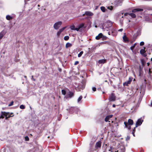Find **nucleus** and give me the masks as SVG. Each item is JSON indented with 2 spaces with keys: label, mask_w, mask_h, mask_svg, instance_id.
Instances as JSON below:
<instances>
[{
  "label": "nucleus",
  "mask_w": 152,
  "mask_h": 152,
  "mask_svg": "<svg viewBox=\"0 0 152 152\" xmlns=\"http://www.w3.org/2000/svg\"><path fill=\"white\" fill-rule=\"evenodd\" d=\"M72 46V44L69 42L66 43V48H68L69 47H71Z\"/></svg>",
  "instance_id": "21"
},
{
  "label": "nucleus",
  "mask_w": 152,
  "mask_h": 152,
  "mask_svg": "<svg viewBox=\"0 0 152 152\" xmlns=\"http://www.w3.org/2000/svg\"><path fill=\"white\" fill-rule=\"evenodd\" d=\"M79 63V62L77 61H76L74 64L75 65H76Z\"/></svg>",
  "instance_id": "40"
},
{
  "label": "nucleus",
  "mask_w": 152,
  "mask_h": 152,
  "mask_svg": "<svg viewBox=\"0 0 152 152\" xmlns=\"http://www.w3.org/2000/svg\"><path fill=\"white\" fill-rule=\"evenodd\" d=\"M61 33L59 31L57 33V35L58 36H59Z\"/></svg>",
  "instance_id": "38"
},
{
  "label": "nucleus",
  "mask_w": 152,
  "mask_h": 152,
  "mask_svg": "<svg viewBox=\"0 0 152 152\" xmlns=\"http://www.w3.org/2000/svg\"><path fill=\"white\" fill-rule=\"evenodd\" d=\"M70 28L71 30H75V26L74 25H73L71 26L70 27Z\"/></svg>",
  "instance_id": "23"
},
{
  "label": "nucleus",
  "mask_w": 152,
  "mask_h": 152,
  "mask_svg": "<svg viewBox=\"0 0 152 152\" xmlns=\"http://www.w3.org/2000/svg\"><path fill=\"white\" fill-rule=\"evenodd\" d=\"M94 14L92 12L90 11H86L84 14H83V15H86L87 16H91L93 15Z\"/></svg>",
  "instance_id": "8"
},
{
  "label": "nucleus",
  "mask_w": 152,
  "mask_h": 152,
  "mask_svg": "<svg viewBox=\"0 0 152 152\" xmlns=\"http://www.w3.org/2000/svg\"><path fill=\"white\" fill-rule=\"evenodd\" d=\"M124 124L126 128H127L129 130H130L131 129V127L130 125H132L133 124V121L131 119H129L128 122H124Z\"/></svg>",
  "instance_id": "1"
},
{
  "label": "nucleus",
  "mask_w": 152,
  "mask_h": 152,
  "mask_svg": "<svg viewBox=\"0 0 152 152\" xmlns=\"http://www.w3.org/2000/svg\"><path fill=\"white\" fill-rule=\"evenodd\" d=\"M151 106H152V102H151Z\"/></svg>",
  "instance_id": "49"
},
{
  "label": "nucleus",
  "mask_w": 152,
  "mask_h": 152,
  "mask_svg": "<svg viewBox=\"0 0 152 152\" xmlns=\"http://www.w3.org/2000/svg\"><path fill=\"white\" fill-rule=\"evenodd\" d=\"M13 114V113H11V115H12V114Z\"/></svg>",
  "instance_id": "55"
},
{
  "label": "nucleus",
  "mask_w": 152,
  "mask_h": 152,
  "mask_svg": "<svg viewBox=\"0 0 152 152\" xmlns=\"http://www.w3.org/2000/svg\"><path fill=\"white\" fill-rule=\"evenodd\" d=\"M118 149L121 150V152H123L125 151V148L123 146H121L119 147Z\"/></svg>",
  "instance_id": "16"
},
{
  "label": "nucleus",
  "mask_w": 152,
  "mask_h": 152,
  "mask_svg": "<svg viewBox=\"0 0 152 152\" xmlns=\"http://www.w3.org/2000/svg\"><path fill=\"white\" fill-rule=\"evenodd\" d=\"M102 142L100 141L97 142L95 146V148L96 150H99L100 148Z\"/></svg>",
  "instance_id": "3"
},
{
  "label": "nucleus",
  "mask_w": 152,
  "mask_h": 152,
  "mask_svg": "<svg viewBox=\"0 0 152 152\" xmlns=\"http://www.w3.org/2000/svg\"><path fill=\"white\" fill-rule=\"evenodd\" d=\"M143 10V9H142L137 8L132 10V12H136L138 11H142Z\"/></svg>",
  "instance_id": "11"
},
{
  "label": "nucleus",
  "mask_w": 152,
  "mask_h": 152,
  "mask_svg": "<svg viewBox=\"0 0 152 152\" xmlns=\"http://www.w3.org/2000/svg\"><path fill=\"white\" fill-rule=\"evenodd\" d=\"M61 92L62 94L64 95H65L66 94V91L64 90H61Z\"/></svg>",
  "instance_id": "31"
},
{
  "label": "nucleus",
  "mask_w": 152,
  "mask_h": 152,
  "mask_svg": "<svg viewBox=\"0 0 152 152\" xmlns=\"http://www.w3.org/2000/svg\"><path fill=\"white\" fill-rule=\"evenodd\" d=\"M127 14H129V15H130L132 18H135L136 17V15L135 14H134L133 13H125L124 14V15L126 16L127 15Z\"/></svg>",
  "instance_id": "13"
},
{
  "label": "nucleus",
  "mask_w": 152,
  "mask_h": 152,
  "mask_svg": "<svg viewBox=\"0 0 152 152\" xmlns=\"http://www.w3.org/2000/svg\"><path fill=\"white\" fill-rule=\"evenodd\" d=\"M107 8L109 10H112L113 9V7H112V6H111V7H107Z\"/></svg>",
  "instance_id": "35"
},
{
  "label": "nucleus",
  "mask_w": 152,
  "mask_h": 152,
  "mask_svg": "<svg viewBox=\"0 0 152 152\" xmlns=\"http://www.w3.org/2000/svg\"><path fill=\"white\" fill-rule=\"evenodd\" d=\"M123 39L124 40V42H127L129 41L128 38L127 37L126 35H124L123 37Z\"/></svg>",
  "instance_id": "10"
},
{
  "label": "nucleus",
  "mask_w": 152,
  "mask_h": 152,
  "mask_svg": "<svg viewBox=\"0 0 152 152\" xmlns=\"http://www.w3.org/2000/svg\"><path fill=\"white\" fill-rule=\"evenodd\" d=\"M136 45V43H135L132 46L130 47V49L132 50H133V49H134V48L135 47Z\"/></svg>",
  "instance_id": "24"
},
{
  "label": "nucleus",
  "mask_w": 152,
  "mask_h": 152,
  "mask_svg": "<svg viewBox=\"0 0 152 152\" xmlns=\"http://www.w3.org/2000/svg\"><path fill=\"white\" fill-rule=\"evenodd\" d=\"M14 102L13 101H12L8 105L9 106H10L13 105Z\"/></svg>",
  "instance_id": "33"
},
{
  "label": "nucleus",
  "mask_w": 152,
  "mask_h": 152,
  "mask_svg": "<svg viewBox=\"0 0 152 152\" xmlns=\"http://www.w3.org/2000/svg\"><path fill=\"white\" fill-rule=\"evenodd\" d=\"M152 73V72L151 70V69H149V74L151 73Z\"/></svg>",
  "instance_id": "43"
},
{
  "label": "nucleus",
  "mask_w": 152,
  "mask_h": 152,
  "mask_svg": "<svg viewBox=\"0 0 152 152\" xmlns=\"http://www.w3.org/2000/svg\"><path fill=\"white\" fill-rule=\"evenodd\" d=\"M66 27H64L59 30V31L61 33L66 28Z\"/></svg>",
  "instance_id": "28"
},
{
  "label": "nucleus",
  "mask_w": 152,
  "mask_h": 152,
  "mask_svg": "<svg viewBox=\"0 0 152 152\" xmlns=\"http://www.w3.org/2000/svg\"><path fill=\"white\" fill-rule=\"evenodd\" d=\"M136 128L135 127H134V129H133V131H132V132H135V129H136Z\"/></svg>",
  "instance_id": "41"
},
{
  "label": "nucleus",
  "mask_w": 152,
  "mask_h": 152,
  "mask_svg": "<svg viewBox=\"0 0 152 152\" xmlns=\"http://www.w3.org/2000/svg\"><path fill=\"white\" fill-rule=\"evenodd\" d=\"M130 139V137L129 136H127L126 138V140H129Z\"/></svg>",
  "instance_id": "39"
},
{
  "label": "nucleus",
  "mask_w": 152,
  "mask_h": 152,
  "mask_svg": "<svg viewBox=\"0 0 152 152\" xmlns=\"http://www.w3.org/2000/svg\"><path fill=\"white\" fill-rule=\"evenodd\" d=\"M143 121V120L141 118L139 119L137 121L135 127H137L139 126H140Z\"/></svg>",
  "instance_id": "6"
},
{
  "label": "nucleus",
  "mask_w": 152,
  "mask_h": 152,
  "mask_svg": "<svg viewBox=\"0 0 152 152\" xmlns=\"http://www.w3.org/2000/svg\"><path fill=\"white\" fill-rule=\"evenodd\" d=\"M84 88V87L83 86V88H82V89H83Z\"/></svg>",
  "instance_id": "50"
},
{
  "label": "nucleus",
  "mask_w": 152,
  "mask_h": 152,
  "mask_svg": "<svg viewBox=\"0 0 152 152\" xmlns=\"http://www.w3.org/2000/svg\"><path fill=\"white\" fill-rule=\"evenodd\" d=\"M123 30V29L122 28L118 30L119 31H122Z\"/></svg>",
  "instance_id": "45"
},
{
  "label": "nucleus",
  "mask_w": 152,
  "mask_h": 152,
  "mask_svg": "<svg viewBox=\"0 0 152 152\" xmlns=\"http://www.w3.org/2000/svg\"><path fill=\"white\" fill-rule=\"evenodd\" d=\"M74 96V93L73 92L69 91L67 93V95L65 97L66 98H71L73 97Z\"/></svg>",
  "instance_id": "5"
},
{
  "label": "nucleus",
  "mask_w": 152,
  "mask_h": 152,
  "mask_svg": "<svg viewBox=\"0 0 152 152\" xmlns=\"http://www.w3.org/2000/svg\"><path fill=\"white\" fill-rule=\"evenodd\" d=\"M113 107H115V105L114 104H113Z\"/></svg>",
  "instance_id": "47"
},
{
  "label": "nucleus",
  "mask_w": 152,
  "mask_h": 152,
  "mask_svg": "<svg viewBox=\"0 0 152 152\" xmlns=\"http://www.w3.org/2000/svg\"><path fill=\"white\" fill-rule=\"evenodd\" d=\"M20 108L21 109H24L25 108L24 106L23 105H21L20 106Z\"/></svg>",
  "instance_id": "32"
},
{
  "label": "nucleus",
  "mask_w": 152,
  "mask_h": 152,
  "mask_svg": "<svg viewBox=\"0 0 152 152\" xmlns=\"http://www.w3.org/2000/svg\"><path fill=\"white\" fill-rule=\"evenodd\" d=\"M123 13H120L118 14V17L120 19V21H123Z\"/></svg>",
  "instance_id": "15"
},
{
  "label": "nucleus",
  "mask_w": 152,
  "mask_h": 152,
  "mask_svg": "<svg viewBox=\"0 0 152 152\" xmlns=\"http://www.w3.org/2000/svg\"><path fill=\"white\" fill-rule=\"evenodd\" d=\"M140 53L142 54L143 56H146V55L145 54V50L144 49H142L140 51Z\"/></svg>",
  "instance_id": "18"
},
{
  "label": "nucleus",
  "mask_w": 152,
  "mask_h": 152,
  "mask_svg": "<svg viewBox=\"0 0 152 152\" xmlns=\"http://www.w3.org/2000/svg\"><path fill=\"white\" fill-rule=\"evenodd\" d=\"M83 51H81L78 54V57H80L83 54Z\"/></svg>",
  "instance_id": "29"
},
{
  "label": "nucleus",
  "mask_w": 152,
  "mask_h": 152,
  "mask_svg": "<svg viewBox=\"0 0 152 152\" xmlns=\"http://www.w3.org/2000/svg\"><path fill=\"white\" fill-rule=\"evenodd\" d=\"M115 99V97L113 94H112L111 96H110L109 99L110 101H114Z\"/></svg>",
  "instance_id": "9"
},
{
  "label": "nucleus",
  "mask_w": 152,
  "mask_h": 152,
  "mask_svg": "<svg viewBox=\"0 0 152 152\" xmlns=\"http://www.w3.org/2000/svg\"><path fill=\"white\" fill-rule=\"evenodd\" d=\"M113 115H111L107 116L105 118V121L106 122H107L109 119L112 118Z\"/></svg>",
  "instance_id": "12"
},
{
  "label": "nucleus",
  "mask_w": 152,
  "mask_h": 152,
  "mask_svg": "<svg viewBox=\"0 0 152 152\" xmlns=\"http://www.w3.org/2000/svg\"><path fill=\"white\" fill-rule=\"evenodd\" d=\"M62 24V22L61 21L56 23L54 24L53 28L56 30L58 29Z\"/></svg>",
  "instance_id": "2"
},
{
  "label": "nucleus",
  "mask_w": 152,
  "mask_h": 152,
  "mask_svg": "<svg viewBox=\"0 0 152 152\" xmlns=\"http://www.w3.org/2000/svg\"><path fill=\"white\" fill-rule=\"evenodd\" d=\"M5 34V33L4 31H2L0 33V39L3 37Z\"/></svg>",
  "instance_id": "20"
},
{
  "label": "nucleus",
  "mask_w": 152,
  "mask_h": 152,
  "mask_svg": "<svg viewBox=\"0 0 152 152\" xmlns=\"http://www.w3.org/2000/svg\"><path fill=\"white\" fill-rule=\"evenodd\" d=\"M6 19L8 20H10L12 19V17L9 15H7L6 17Z\"/></svg>",
  "instance_id": "22"
},
{
  "label": "nucleus",
  "mask_w": 152,
  "mask_h": 152,
  "mask_svg": "<svg viewBox=\"0 0 152 152\" xmlns=\"http://www.w3.org/2000/svg\"><path fill=\"white\" fill-rule=\"evenodd\" d=\"M92 89L94 91H96V88L94 87H92Z\"/></svg>",
  "instance_id": "37"
},
{
  "label": "nucleus",
  "mask_w": 152,
  "mask_h": 152,
  "mask_svg": "<svg viewBox=\"0 0 152 152\" xmlns=\"http://www.w3.org/2000/svg\"><path fill=\"white\" fill-rule=\"evenodd\" d=\"M6 113H7L5 112H1V115L0 116V119L4 118L5 115H6Z\"/></svg>",
  "instance_id": "14"
},
{
  "label": "nucleus",
  "mask_w": 152,
  "mask_h": 152,
  "mask_svg": "<svg viewBox=\"0 0 152 152\" xmlns=\"http://www.w3.org/2000/svg\"><path fill=\"white\" fill-rule=\"evenodd\" d=\"M151 15L152 16V14H151Z\"/></svg>",
  "instance_id": "56"
},
{
  "label": "nucleus",
  "mask_w": 152,
  "mask_h": 152,
  "mask_svg": "<svg viewBox=\"0 0 152 152\" xmlns=\"http://www.w3.org/2000/svg\"><path fill=\"white\" fill-rule=\"evenodd\" d=\"M25 140L26 141H28L29 140V137L27 136H26L25 137Z\"/></svg>",
  "instance_id": "34"
},
{
  "label": "nucleus",
  "mask_w": 152,
  "mask_h": 152,
  "mask_svg": "<svg viewBox=\"0 0 152 152\" xmlns=\"http://www.w3.org/2000/svg\"><path fill=\"white\" fill-rule=\"evenodd\" d=\"M29 0H25L24 1L25 3V4H27V2L28 1H29Z\"/></svg>",
  "instance_id": "42"
},
{
  "label": "nucleus",
  "mask_w": 152,
  "mask_h": 152,
  "mask_svg": "<svg viewBox=\"0 0 152 152\" xmlns=\"http://www.w3.org/2000/svg\"><path fill=\"white\" fill-rule=\"evenodd\" d=\"M106 60L105 59H101L98 61V63L99 64H104L106 62Z\"/></svg>",
  "instance_id": "19"
},
{
  "label": "nucleus",
  "mask_w": 152,
  "mask_h": 152,
  "mask_svg": "<svg viewBox=\"0 0 152 152\" xmlns=\"http://www.w3.org/2000/svg\"><path fill=\"white\" fill-rule=\"evenodd\" d=\"M93 49H95V48L94 47V48H93L92 47V48Z\"/></svg>",
  "instance_id": "48"
},
{
  "label": "nucleus",
  "mask_w": 152,
  "mask_h": 152,
  "mask_svg": "<svg viewBox=\"0 0 152 152\" xmlns=\"http://www.w3.org/2000/svg\"><path fill=\"white\" fill-rule=\"evenodd\" d=\"M9 113H7L6 114V115H5V116L6 117H5V119H7L8 118H9L11 116L10 115H9L8 116H7L9 114Z\"/></svg>",
  "instance_id": "27"
},
{
  "label": "nucleus",
  "mask_w": 152,
  "mask_h": 152,
  "mask_svg": "<svg viewBox=\"0 0 152 152\" xmlns=\"http://www.w3.org/2000/svg\"><path fill=\"white\" fill-rule=\"evenodd\" d=\"M84 23H81L78 26V27L75 28V30L77 31H79L81 32L82 31L81 28H82L84 26Z\"/></svg>",
  "instance_id": "4"
},
{
  "label": "nucleus",
  "mask_w": 152,
  "mask_h": 152,
  "mask_svg": "<svg viewBox=\"0 0 152 152\" xmlns=\"http://www.w3.org/2000/svg\"><path fill=\"white\" fill-rule=\"evenodd\" d=\"M24 77H25V78H26V76H24Z\"/></svg>",
  "instance_id": "53"
},
{
  "label": "nucleus",
  "mask_w": 152,
  "mask_h": 152,
  "mask_svg": "<svg viewBox=\"0 0 152 152\" xmlns=\"http://www.w3.org/2000/svg\"><path fill=\"white\" fill-rule=\"evenodd\" d=\"M31 79H32L34 81H35V80L33 78V76H31Z\"/></svg>",
  "instance_id": "44"
},
{
  "label": "nucleus",
  "mask_w": 152,
  "mask_h": 152,
  "mask_svg": "<svg viewBox=\"0 0 152 152\" xmlns=\"http://www.w3.org/2000/svg\"><path fill=\"white\" fill-rule=\"evenodd\" d=\"M134 133H135V132H132V134L133 135V136L134 137H135V134H134Z\"/></svg>",
  "instance_id": "46"
},
{
  "label": "nucleus",
  "mask_w": 152,
  "mask_h": 152,
  "mask_svg": "<svg viewBox=\"0 0 152 152\" xmlns=\"http://www.w3.org/2000/svg\"><path fill=\"white\" fill-rule=\"evenodd\" d=\"M83 98V96H80L77 99V102L78 103H80V101Z\"/></svg>",
  "instance_id": "26"
},
{
  "label": "nucleus",
  "mask_w": 152,
  "mask_h": 152,
  "mask_svg": "<svg viewBox=\"0 0 152 152\" xmlns=\"http://www.w3.org/2000/svg\"><path fill=\"white\" fill-rule=\"evenodd\" d=\"M101 10L103 12H104L105 11V9L104 7H100Z\"/></svg>",
  "instance_id": "25"
},
{
  "label": "nucleus",
  "mask_w": 152,
  "mask_h": 152,
  "mask_svg": "<svg viewBox=\"0 0 152 152\" xmlns=\"http://www.w3.org/2000/svg\"><path fill=\"white\" fill-rule=\"evenodd\" d=\"M132 77H129V80L125 82V83H123L124 86H128V84H130L131 82L132 81Z\"/></svg>",
  "instance_id": "7"
},
{
  "label": "nucleus",
  "mask_w": 152,
  "mask_h": 152,
  "mask_svg": "<svg viewBox=\"0 0 152 152\" xmlns=\"http://www.w3.org/2000/svg\"><path fill=\"white\" fill-rule=\"evenodd\" d=\"M104 92H103L102 93H103V94H104Z\"/></svg>",
  "instance_id": "54"
},
{
  "label": "nucleus",
  "mask_w": 152,
  "mask_h": 152,
  "mask_svg": "<svg viewBox=\"0 0 152 152\" xmlns=\"http://www.w3.org/2000/svg\"><path fill=\"white\" fill-rule=\"evenodd\" d=\"M144 43L143 42H141L140 43V46H142L144 45Z\"/></svg>",
  "instance_id": "36"
},
{
  "label": "nucleus",
  "mask_w": 152,
  "mask_h": 152,
  "mask_svg": "<svg viewBox=\"0 0 152 152\" xmlns=\"http://www.w3.org/2000/svg\"><path fill=\"white\" fill-rule=\"evenodd\" d=\"M103 34L102 33L99 34L96 37V39L97 40L99 39L100 38L102 37Z\"/></svg>",
  "instance_id": "17"
},
{
  "label": "nucleus",
  "mask_w": 152,
  "mask_h": 152,
  "mask_svg": "<svg viewBox=\"0 0 152 152\" xmlns=\"http://www.w3.org/2000/svg\"><path fill=\"white\" fill-rule=\"evenodd\" d=\"M69 39V37L68 36H65L64 38V39L65 40H67Z\"/></svg>",
  "instance_id": "30"
},
{
  "label": "nucleus",
  "mask_w": 152,
  "mask_h": 152,
  "mask_svg": "<svg viewBox=\"0 0 152 152\" xmlns=\"http://www.w3.org/2000/svg\"><path fill=\"white\" fill-rule=\"evenodd\" d=\"M95 27L96 28L97 27V26L96 25V26H95Z\"/></svg>",
  "instance_id": "52"
},
{
  "label": "nucleus",
  "mask_w": 152,
  "mask_h": 152,
  "mask_svg": "<svg viewBox=\"0 0 152 152\" xmlns=\"http://www.w3.org/2000/svg\"><path fill=\"white\" fill-rule=\"evenodd\" d=\"M119 150H118L117 151H115V152H118V151Z\"/></svg>",
  "instance_id": "51"
}]
</instances>
